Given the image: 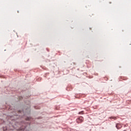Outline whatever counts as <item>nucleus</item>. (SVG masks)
Segmentation results:
<instances>
[{
  "label": "nucleus",
  "instance_id": "obj_2",
  "mask_svg": "<svg viewBox=\"0 0 131 131\" xmlns=\"http://www.w3.org/2000/svg\"><path fill=\"white\" fill-rule=\"evenodd\" d=\"M116 127H117V129H120L122 127V126H121V124L118 123L116 124Z\"/></svg>",
  "mask_w": 131,
  "mask_h": 131
},
{
  "label": "nucleus",
  "instance_id": "obj_3",
  "mask_svg": "<svg viewBox=\"0 0 131 131\" xmlns=\"http://www.w3.org/2000/svg\"><path fill=\"white\" fill-rule=\"evenodd\" d=\"M79 114H83V112H80L79 113Z\"/></svg>",
  "mask_w": 131,
  "mask_h": 131
},
{
  "label": "nucleus",
  "instance_id": "obj_4",
  "mask_svg": "<svg viewBox=\"0 0 131 131\" xmlns=\"http://www.w3.org/2000/svg\"><path fill=\"white\" fill-rule=\"evenodd\" d=\"M27 120H29V118H27Z\"/></svg>",
  "mask_w": 131,
  "mask_h": 131
},
{
  "label": "nucleus",
  "instance_id": "obj_1",
  "mask_svg": "<svg viewBox=\"0 0 131 131\" xmlns=\"http://www.w3.org/2000/svg\"><path fill=\"white\" fill-rule=\"evenodd\" d=\"M83 122V117H80L78 119H77V122L78 123H81V122Z\"/></svg>",
  "mask_w": 131,
  "mask_h": 131
}]
</instances>
